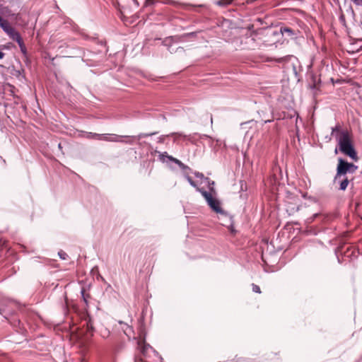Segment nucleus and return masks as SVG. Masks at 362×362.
Returning <instances> with one entry per match:
<instances>
[{
    "instance_id": "22",
    "label": "nucleus",
    "mask_w": 362,
    "mask_h": 362,
    "mask_svg": "<svg viewBox=\"0 0 362 362\" xmlns=\"http://www.w3.org/2000/svg\"><path fill=\"white\" fill-rule=\"evenodd\" d=\"M252 286L253 292L257 293H261L260 288H259V286H257V285H256L255 284H252Z\"/></svg>"
},
{
    "instance_id": "28",
    "label": "nucleus",
    "mask_w": 362,
    "mask_h": 362,
    "mask_svg": "<svg viewBox=\"0 0 362 362\" xmlns=\"http://www.w3.org/2000/svg\"><path fill=\"white\" fill-rule=\"evenodd\" d=\"M4 55H5L4 53L0 51V59H3Z\"/></svg>"
},
{
    "instance_id": "15",
    "label": "nucleus",
    "mask_w": 362,
    "mask_h": 362,
    "mask_svg": "<svg viewBox=\"0 0 362 362\" xmlns=\"http://www.w3.org/2000/svg\"><path fill=\"white\" fill-rule=\"evenodd\" d=\"M281 33H282V35H284V34H288V35H293V32L291 29L290 28H281Z\"/></svg>"
},
{
    "instance_id": "29",
    "label": "nucleus",
    "mask_w": 362,
    "mask_h": 362,
    "mask_svg": "<svg viewBox=\"0 0 362 362\" xmlns=\"http://www.w3.org/2000/svg\"><path fill=\"white\" fill-rule=\"evenodd\" d=\"M256 0H247V4H252L254 1H255Z\"/></svg>"
},
{
    "instance_id": "23",
    "label": "nucleus",
    "mask_w": 362,
    "mask_h": 362,
    "mask_svg": "<svg viewBox=\"0 0 362 362\" xmlns=\"http://www.w3.org/2000/svg\"><path fill=\"white\" fill-rule=\"evenodd\" d=\"M186 6H189V7H191V8H205L206 7V5L204 4H199V5H185Z\"/></svg>"
},
{
    "instance_id": "26",
    "label": "nucleus",
    "mask_w": 362,
    "mask_h": 362,
    "mask_svg": "<svg viewBox=\"0 0 362 362\" xmlns=\"http://www.w3.org/2000/svg\"><path fill=\"white\" fill-rule=\"evenodd\" d=\"M317 215H318L317 214H313V216L312 217L308 218V223L313 222L314 221V219L317 216Z\"/></svg>"
},
{
    "instance_id": "7",
    "label": "nucleus",
    "mask_w": 362,
    "mask_h": 362,
    "mask_svg": "<svg viewBox=\"0 0 362 362\" xmlns=\"http://www.w3.org/2000/svg\"><path fill=\"white\" fill-rule=\"evenodd\" d=\"M346 29L351 38L362 41V24H351V26H346Z\"/></svg>"
},
{
    "instance_id": "1",
    "label": "nucleus",
    "mask_w": 362,
    "mask_h": 362,
    "mask_svg": "<svg viewBox=\"0 0 362 362\" xmlns=\"http://www.w3.org/2000/svg\"><path fill=\"white\" fill-rule=\"evenodd\" d=\"M156 134V132L149 133V134L141 133L136 136H120V135H117L115 134H97V133H92V132H86L85 137L87 139H97V140L105 141H108V142H124V141L123 140V138H128V139L136 138L137 139H141L142 138L148 137V136L154 135ZM125 143L132 144L133 142L132 141L129 140V141H125Z\"/></svg>"
},
{
    "instance_id": "12",
    "label": "nucleus",
    "mask_w": 362,
    "mask_h": 362,
    "mask_svg": "<svg viewBox=\"0 0 362 362\" xmlns=\"http://www.w3.org/2000/svg\"><path fill=\"white\" fill-rule=\"evenodd\" d=\"M233 2V0H218L214 2L218 6L221 7H227L230 5Z\"/></svg>"
},
{
    "instance_id": "6",
    "label": "nucleus",
    "mask_w": 362,
    "mask_h": 362,
    "mask_svg": "<svg viewBox=\"0 0 362 362\" xmlns=\"http://www.w3.org/2000/svg\"><path fill=\"white\" fill-rule=\"evenodd\" d=\"M0 26L11 40L16 42H21L22 37L19 32L13 28L12 24H0Z\"/></svg>"
},
{
    "instance_id": "5",
    "label": "nucleus",
    "mask_w": 362,
    "mask_h": 362,
    "mask_svg": "<svg viewBox=\"0 0 362 362\" xmlns=\"http://www.w3.org/2000/svg\"><path fill=\"white\" fill-rule=\"evenodd\" d=\"M196 190L197 192H200L201 194L204 197L207 204H209V206L211 208V209L213 211H214L217 214H223L224 213L223 210L222 209V208L221 206L220 202L217 199L214 198L211 192H208L206 190H204V189L199 188V187L197 188V189H196Z\"/></svg>"
},
{
    "instance_id": "10",
    "label": "nucleus",
    "mask_w": 362,
    "mask_h": 362,
    "mask_svg": "<svg viewBox=\"0 0 362 362\" xmlns=\"http://www.w3.org/2000/svg\"><path fill=\"white\" fill-rule=\"evenodd\" d=\"M334 182L336 183H339V189L341 190H345L348 186V184H349V180L347 179V177H346L345 176L344 177H342L341 178H339V180H336L334 178Z\"/></svg>"
},
{
    "instance_id": "27",
    "label": "nucleus",
    "mask_w": 362,
    "mask_h": 362,
    "mask_svg": "<svg viewBox=\"0 0 362 362\" xmlns=\"http://www.w3.org/2000/svg\"><path fill=\"white\" fill-rule=\"evenodd\" d=\"M164 4H173V2L170 0H165L163 1Z\"/></svg>"
},
{
    "instance_id": "18",
    "label": "nucleus",
    "mask_w": 362,
    "mask_h": 362,
    "mask_svg": "<svg viewBox=\"0 0 362 362\" xmlns=\"http://www.w3.org/2000/svg\"><path fill=\"white\" fill-rule=\"evenodd\" d=\"M58 255L59 256V257H60L62 259H64H64H67V257H68V255H67L65 252H64V251H62V250H61V251H59V252H58Z\"/></svg>"
},
{
    "instance_id": "24",
    "label": "nucleus",
    "mask_w": 362,
    "mask_h": 362,
    "mask_svg": "<svg viewBox=\"0 0 362 362\" xmlns=\"http://www.w3.org/2000/svg\"><path fill=\"white\" fill-rule=\"evenodd\" d=\"M197 34V33L195 32H190V33H185L182 35L183 37H191V36H194Z\"/></svg>"
},
{
    "instance_id": "2",
    "label": "nucleus",
    "mask_w": 362,
    "mask_h": 362,
    "mask_svg": "<svg viewBox=\"0 0 362 362\" xmlns=\"http://www.w3.org/2000/svg\"><path fill=\"white\" fill-rule=\"evenodd\" d=\"M339 151L354 161L358 159L357 152L352 144L351 135L347 130H342L337 136Z\"/></svg>"
},
{
    "instance_id": "14",
    "label": "nucleus",
    "mask_w": 362,
    "mask_h": 362,
    "mask_svg": "<svg viewBox=\"0 0 362 362\" xmlns=\"http://www.w3.org/2000/svg\"><path fill=\"white\" fill-rule=\"evenodd\" d=\"M206 184H207L208 188L210 192H214V181L211 180L209 177H206L205 180L204 181Z\"/></svg>"
},
{
    "instance_id": "25",
    "label": "nucleus",
    "mask_w": 362,
    "mask_h": 362,
    "mask_svg": "<svg viewBox=\"0 0 362 362\" xmlns=\"http://www.w3.org/2000/svg\"><path fill=\"white\" fill-rule=\"evenodd\" d=\"M354 4L362 6V0H351Z\"/></svg>"
},
{
    "instance_id": "17",
    "label": "nucleus",
    "mask_w": 362,
    "mask_h": 362,
    "mask_svg": "<svg viewBox=\"0 0 362 362\" xmlns=\"http://www.w3.org/2000/svg\"><path fill=\"white\" fill-rule=\"evenodd\" d=\"M194 176H195L196 177L199 178V179H201V180H203V181H204V180H205V179L206 178V177L204 175V174H203V173H199V172H194Z\"/></svg>"
},
{
    "instance_id": "11",
    "label": "nucleus",
    "mask_w": 362,
    "mask_h": 362,
    "mask_svg": "<svg viewBox=\"0 0 362 362\" xmlns=\"http://www.w3.org/2000/svg\"><path fill=\"white\" fill-rule=\"evenodd\" d=\"M120 324L123 325L122 329L124 330V334L130 337L134 334V329L132 327L128 325L126 323H123L122 322H119Z\"/></svg>"
},
{
    "instance_id": "21",
    "label": "nucleus",
    "mask_w": 362,
    "mask_h": 362,
    "mask_svg": "<svg viewBox=\"0 0 362 362\" xmlns=\"http://www.w3.org/2000/svg\"><path fill=\"white\" fill-rule=\"evenodd\" d=\"M17 43L18 44L21 52H23V53H25L26 52V48H25V46L24 45V42H23V40H21V42H17Z\"/></svg>"
},
{
    "instance_id": "8",
    "label": "nucleus",
    "mask_w": 362,
    "mask_h": 362,
    "mask_svg": "<svg viewBox=\"0 0 362 362\" xmlns=\"http://www.w3.org/2000/svg\"><path fill=\"white\" fill-rule=\"evenodd\" d=\"M158 153H159L158 158L160 161H162L163 163L168 162V161H172V162L175 163V164H177L180 168V169L182 170H183L184 169H189V166L184 164L180 160L173 157L172 156L168 155L167 152H158Z\"/></svg>"
},
{
    "instance_id": "4",
    "label": "nucleus",
    "mask_w": 362,
    "mask_h": 362,
    "mask_svg": "<svg viewBox=\"0 0 362 362\" xmlns=\"http://www.w3.org/2000/svg\"><path fill=\"white\" fill-rule=\"evenodd\" d=\"M358 169V166L353 163L345 161L343 158H339L338 164L337 168V174L335 179L339 180L342 177H344L346 173H354Z\"/></svg>"
},
{
    "instance_id": "20",
    "label": "nucleus",
    "mask_w": 362,
    "mask_h": 362,
    "mask_svg": "<svg viewBox=\"0 0 362 362\" xmlns=\"http://www.w3.org/2000/svg\"><path fill=\"white\" fill-rule=\"evenodd\" d=\"M156 2V0H146L144 6L148 7L153 5Z\"/></svg>"
},
{
    "instance_id": "34",
    "label": "nucleus",
    "mask_w": 362,
    "mask_h": 362,
    "mask_svg": "<svg viewBox=\"0 0 362 362\" xmlns=\"http://www.w3.org/2000/svg\"><path fill=\"white\" fill-rule=\"evenodd\" d=\"M159 141H160V142H161V141H163V138H162V137H160V138H159Z\"/></svg>"
},
{
    "instance_id": "13",
    "label": "nucleus",
    "mask_w": 362,
    "mask_h": 362,
    "mask_svg": "<svg viewBox=\"0 0 362 362\" xmlns=\"http://www.w3.org/2000/svg\"><path fill=\"white\" fill-rule=\"evenodd\" d=\"M86 328L87 331L88 332H91V335H93V332H94L95 329L93 327V322L89 316H88V320L86 322Z\"/></svg>"
},
{
    "instance_id": "19",
    "label": "nucleus",
    "mask_w": 362,
    "mask_h": 362,
    "mask_svg": "<svg viewBox=\"0 0 362 362\" xmlns=\"http://www.w3.org/2000/svg\"><path fill=\"white\" fill-rule=\"evenodd\" d=\"M100 335L103 338H106L110 335V331L107 329H104L100 332Z\"/></svg>"
},
{
    "instance_id": "32",
    "label": "nucleus",
    "mask_w": 362,
    "mask_h": 362,
    "mask_svg": "<svg viewBox=\"0 0 362 362\" xmlns=\"http://www.w3.org/2000/svg\"><path fill=\"white\" fill-rule=\"evenodd\" d=\"M134 1L136 4V6H139V3H138L137 0H134Z\"/></svg>"
},
{
    "instance_id": "9",
    "label": "nucleus",
    "mask_w": 362,
    "mask_h": 362,
    "mask_svg": "<svg viewBox=\"0 0 362 362\" xmlns=\"http://www.w3.org/2000/svg\"><path fill=\"white\" fill-rule=\"evenodd\" d=\"M183 172V174L185 175V177L186 178V180H187V182H189V184L193 187L194 188H195L196 189H197V188H199V187L197 186V185L196 184V182L192 179V177L189 176V173L192 172V170L191 168L189 167V169H184L182 170Z\"/></svg>"
},
{
    "instance_id": "30",
    "label": "nucleus",
    "mask_w": 362,
    "mask_h": 362,
    "mask_svg": "<svg viewBox=\"0 0 362 362\" xmlns=\"http://www.w3.org/2000/svg\"><path fill=\"white\" fill-rule=\"evenodd\" d=\"M256 21H257V23H262V20L259 18H257Z\"/></svg>"
},
{
    "instance_id": "31",
    "label": "nucleus",
    "mask_w": 362,
    "mask_h": 362,
    "mask_svg": "<svg viewBox=\"0 0 362 362\" xmlns=\"http://www.w3.org/2000/svg\"><path fill=\"white\" fill-rule=\"evenodd\" d=\"M4 312V310L0 308V314H2Z\"/></svg>"
},
{
    "instance_id": "35",
    "label": "nucleus",
    "mask_w": 362,
    "mask_h": 362,
    "mask_svg": "<svg viewBox=\"0 0 362 362\" xmlns=\"http://www.w3.org/2000/svg\"><path fill=\"white\" fill-rule=\"evenodd\" d=\"M0 23H5V22L3 21L2 19L0 18Z\"/></svg>"
},
{
    "instance_id": "36",
    "label": "nucleus",
    "mask_w": 362,
    "mask_h": 362,
    "mask_svg": "<svg viewBox=\"0 0 362 362\" xmlns=\"http://www.w3.org/2000/svg\"><path fill=\"white\" fill-rule=\"evenodd\" d=\"M58 147H59V148H62V146H61V144H59Z\"/></svg>"
},
{
    "instance_id": "16",
    "label": "nucleus",
    "mask_w": 362,
    "mask_h": 362,
    "mask_svg": "<svg viewBox=\"0 0 362 362\" xmlns=\"http://www.w3.org/2000/svg\"><path fill=\"white\" fill-rule=\"evenodd\" d=\"M342 130H340V126L339 125H336L334 127H332V135H334V134L336 132H338L339 134H340V132H341Z\"/></svg>"
},
{
    "instance_id": "33",
    "label": "nucleus",
    "mask_w": 362,
    "mask_h": 362,
    "mask_svg": "<svg viewBox=\"0 0 362 362\" xmlns=\"http://www.w3.org/2000/svg\"><path fill=\"white\" fill-rule=\"evenodd\" d=\"M271 122V120H270V119H269V120H266V121H264V123H267V122Z\"/></svg>"
},
{
    "instance_id": "3",
    "label": "nucleus",
    "mask_w": 362,
    "mask_h": 362,
    "mask_svg": "<svg viewBox=\"0 0 362 362\" xmlns=\"http://www.w3.org/2000/svg\"><path fill=\"white\" fill-rule=\"evenodd\" d=\"M138 348L141 356L135 357V362H163V358L144 341L138 342Z\"/></svg>"
}]
</instances>
